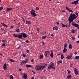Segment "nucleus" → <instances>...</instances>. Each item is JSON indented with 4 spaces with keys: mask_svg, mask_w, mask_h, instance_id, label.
Wrapping results in <instances>:
<instances>
[{
    "mask_svg": "<svg viewBox=\"0 0 79 79\" xmlns=\"http://www.w3.org/2000/svg\"><path fill=\"white\" fill-rule=\"evenodd\" d=\"M20 35L19 34H15V33L13 34V37H17L20 39H23V36L24 38H26L27 37V35L26 34V33L24 32H22L20 33Z\"/></svg>",
    "mask_w": 79,
    "mask_h": 79,
    "instance_id": "obj_1",
    "label": "nucleus"
},
{
    "mask_svg": "<svg viewBox=\"0 0 79 79\" xmlns=\"http://www.w3.org/2000/svg\"><path fill=\"white\" fill-rule=\"evenodd\" d=\"M76 18H77V16L75 14L71 13L68 19V20H69L73 22V20H74L75 19H76Z\"/></svg>",
    "mask_w": 79,
    "mask_h": 79,
    "instance_id": "obj_2",
    "label": "nucleus"
},
{
    "mask_svg": "<svg viewBox=\"0 0 79 79\" xmlns=\"http://www.w3.org/2000/svg\"><path fill=\"white\" fill-rule=\"evenodd\" d=\"M48 70L51 69H55V67H54V63H53L50 65H49L48 66Z\"/></svg>",
    "mask_w": 79,
    "mask_h": 79,
    "instance_id": "obj_3",
    "label": "nucleus"
},
{
    "mask_svg": "<svg viewBox=\"0 0 79 79\" xmlns=\"http://www.w3.org/2000/svg\"><path fill=\"white\" fill-rule=\"evenodd\" d=\"M31 14L33 15V17H35L37 16V14L35 13V11L34 9H32L31 11Z\"/></svg>",
    "mask_w": 79,
    "mask_h": 79,
    "instance_id": "obj_4",
    "label": "nucleus"
},
{
    "mask_svg": "<svg viewBox=\"0 0 79 79\" xmlns=\"http://www.w3.org/2000/svg\"><path fill=\"white\" fill-rule=\"evenodd\" d=\"M68 21L69 22V23L68 27H70V26L71 25V23H72L71 24V25L73 26L74 27H75V26H74V25L76 23H75L74 22H72V21H71L70 20H68Z\"/></svg>",
    "mask_w": 79,
    "mask_h": 79,
    "instance_id": "obj_5",
    "label": "nucleus"
},
{
    "mask_svg": "<svg viewBox=\"0 0 79 79\" xmlns=\"http://www.w3.org/2000/svg\"><path fill=\"white\" fill-rule=\"evenodd\" d=\"M47 64H46L44 65H41L40 67V70H42V69H44V68L47 67Z\"/></svg>",
    "mask_w": 79,
    "mask_h": 79,
    "instance_id": "obj_6",
    "label": "nucleus"
},
{
    "mask_svg": "<svg viewBox=\"0 0 79 79\" xmlns=\"http://www.w3.org/2000/svg\"><path fill=\"white\" fill-rule=\"evenodd\" d=\"M73 71L74 72L75 74L76 75H78L79 74V73L78 71V70H77V69L76 68H74L73 69Z\"/></svg>",
    "mask_w": 79,
    "mask_h": 79,
    "instance_id": "obj_7",
    "label": "nucleus"
},
{
    "mask_svg": "<svg viewBox=\"0 0 79 79\" xmlns=\"http://www.w3.org/2000/svg\"><path fill=\"white\" fill-rule=\"evenodd\" d=\"M45 53L46 54L45 55V57H47L48 54H49V55H50V51L49 50L46 51L45 52Z\"/></svg>",
    "mask_w": 79,
    "mask_h": 79,
    "instance_id": "obj_8",
    "label": "nucleus"
},
{
    "mask_svg": "<svg viewBox=\"0 0 79 79\" xmlns=\"http://www.w3.org/2000/svg\"><path fill=\"white\" fill-rule=\"evenodd\" d=\"M23 78H24V79H27V74L25 73H23Z\"/></svg>",
    "mask_w": 79,
    "mask_h": 79,
    "instance_id": "obj_9",
    "label": "nucleus"
},
{
    "mask_svg": "<svg viewBox=\"0 0 79 79\" xmlns=\"http://www.w3.org/2000/svg\"><path fill=\"white\" fill-rule=\"evenodd\" d=\"M79 1H74L73 2H72L71 4H73V5H77Z\"/></svg>",
    "mask_w": 79,
    "mask_h": 79,
    "instance_id": "obj_10",
    "label": "nucleus"
},
{
    "mask_svg": "<svg viewBox=\"0 0 79 79\" xmlns=\"http://www.w3.org/2000/svg\"><path fill=\"white\" fill-rule=\"evenodd\" d=\"M66 9L67 11H69V12H71V13H73V11L72 10H71L69 8H68V6L66 7Z\"/></svg>",
    "mask_w": 79,
    "mask_h": 79,
    "instance_id": "obj_11",
    "label": "nucleus"
},
{
    "mask_svg": "<svg viewBox=\"0 0 79 79\" xmlns=\"http://www.w3.org/2000/svg\"><path fill=\"white\" fill-rule=\"evenodd\" d=\"M72 56H73V54H70V56H67V60H69V59H71V58H72Z\"/></svg>",
    "mask_w": 79,
    "mask_h": 79,
    "instance_id": "obj_12",
    "label": "nucleus"
},
{
    "mask_svg": "<svg viewBox=\"0 0 79 79\" xmlns=\"http://www.w3.org/2000/svg\"><path fill=\"white\" fill-rule=\"evenodd\" d=\"M3 69L4 70H6L7 69V67H6V64L5 63L3 66Z\"/></svg>",
    "mask_w": 79,
    "mask_h": 79,
    "instance_id": "obj_13",
    "label": "nucleus"
},
{
    "mask_svg": "<svg viewBox=\"0 0 79 79\" xmlns=\"http://www.w3.org/2000/svg\"><path fill=\"white\" fill-rule=\"evenodd\" d=\"M35 69L36 71H39L40 70V67H39V65H38L36 66L35 68Z\"/></svg>",
    "mask_w": 79,
    "mask_h": 79,
    "instance_id": "obj_14",
    "label": "nucleus"
},
{
    "mask_svg": "<svg viewBox=\"0 0 79 79\" xmlns=\"http://www.w3.org/2000/svg\"><path fill=\"white\" fill-rule=\"evenodd\" d=\"M1 24L2 25V26H4V27H5L7 28V27H8V26H7V25H6V24H4V23H1Z\"/></svg>",
    "mask_w": 79,
    "mask_h": 79,
    "instance_id": "obj_15",
    "label": "nucleus"
},
{
    "mask_svg": "<svg viewBox=\"0 0 79 79\" xmlns=\"http://www.w3.org/2000/svg\"><path fill=\"white\" fill-rule=\"evenodd\" d=\"M26 24L27 25H30L31 24V21H26Z\"/></svg>",
    "mask_w": 79,
    "mask_h": 79,
    "instance_id": "obj_16",
    "label": "nucleus"
},
{
    "mask_svg": "<svg viewBox=\"0 0 79 79\" xmlns=\"http://www.w3.org/2000/svg\"><path fill=\"white\" fill-rule=\"evenodd\" d=\"M53 30H55L56 31H57L58 29V27L57 26H56L53 27Z\"/></svg>",
    "mask_w": 79,
    "mask_h": 79,
    "instance_id": "obj_17",
    "label": "nucleus"
},
{
    "mask_svg": "<svg viewBox=\"0 0 79 79\" xmlns=\"http://www.w3.org/2000/svg\"><path fill=\"white\" fill-rule=\"evenodd\" d=\"M13 9V8H10L9 7H8L7 8H6V10L7 11H11Z\"/></svg>",
    "mask_w": 79,
    "mask_h": 79,
    "instance_id": "obj_18",
    "label": "nucleus"
},
{
    "mask_svg": "<svg viewBox=\"0 0 79 79\" xmlns=\"http://www.w3.org/2000/svg\"><path fill=\"white\" fill-rule=\"evenodd\" d=\"M28 60H29V59H27L26 61H22V62H23V64H26L27 63V62L28 61Z\"/></svg>",
    "mask_w": 79,
    "mask_h": 79,
    "instance_id": "obj_19",
    "label": "nucleus"
},
{
    "mask_svg": "<svg viewBox=\"0 0 79 79\" xmlns=\"http://www.w3.org/2000/svg\"><path fill=\"white\" fill-rule=\"evenodd\" d=\"M69 49H71L73 48V45L71 44H70L69 45Z\"/></svg>",
    "mask_w": 79,
    "mask_h": 79,
    "instance_id": "obj_20",
    "label": "nucleus"
},
{
    "mask_svg": "<svg viewBox=\"0 0 79 79\" xmlns=\"http://www.w3.org/2000/svg\"><path fill=\"white\" fill-rule=\"evenodd\" d=\"M62 62H63V61L61 60L57 62V64H58V65H59V64L60 63H62Z\"/></svg>",
    "mask_w": 79,
    "mask_h": 79,
    "instance_id": "obj_21",
    "label": "nucleus"
},
{
    "mask_svg": "<svg viewBox=\"0 0 79 79\" xmlns=\"http://www.w3.org/2000/svg\"><path fill=\"white\" fill-rule=\"evenodd\" d=\"M26 68H31L32 67V65H28V64H27L26 65Z\"/></svg>",
    "mask_w": 79,
    "mask_h": 79,
    "instance_id": "obj_22",
    "label": "nucleus"
},
{
    "mask_svg": "<svg viewBox=\"0 0 79 79\" xmlns=\"http://www.w3.org/2000/svg\"><path fill=\"white\" fill-rule=\"evenodd\" d=\"M67 52V49L66 48H64V49L63 50V53H66Z\"/></svg>",
    "mask_w": 79,
    "mask_h": 79,
    "instance_id": "obj_23",
    "label": "nucleus"
},
{
    "mask_svg": "<svg viewBox=\"0 0 79 79\" xmlns=\"http://www.w3.org/2000/svg\"><path fill=\"white\" fill-rule=\"evenodd\" d=\"M50 56L51 58H53V52H52L51 53Z\"/></svg>",
    "mask_w": 79,
    "mask_h": 79,
    "instance_id": "obj_24",
    "label": "nucleus"
},
{
    "mask_svg": "<svg viewBox=\"0 0 79 79\" xmlns=\"http://www.w3.org/2000/svg\"><path fill=\"white\" fill-rule=\"evenodd\" d=\"M42 55H40V59H42L44 58V55H43V54H41Z\"/></svg>",
    "mask_w": 79,
    "mask_h": 79,
    "instance_id": "obj_25",
    "label": "nucleus"
},
{
    "mask_svg": "<svg viewBox=\"0 0 79 79\" xmlns=\"http://www.w3.org/2000/svg\"><path fill=\"white\" fill-rule=\"evenodd\" d=\"M64 58V57L63 56V54H62L60 58L61 60H63V58Z\"/></svg>",
    "mask_w": 79,
    "mask_h": 79,
    "instance_id": "obj_26",
    "label": "nucleus"
},
{
    "mask_svg": "<svg viewBox=\"0 0 79 79\" xmlns=\"http://www.w3.org/2000/svg\"><path fill=\"white\" fill-rule=\"evenodd\" d=\"M71 77H72V76H71V75H68L67 76V79H70V78H71Z\"/></svg>",
    "mask_w": 79,
    "mask_h": 79,
    "instance_id": "obj_27",
    "label": "nucleus"
},
{
    "mask_svg": "<svg viewBox=\"0 0 79 79\" xmlns=\"http://www.w3.org/2000/svg\"><path fill=\"white\" fill-rule=\"evenodd\" d=\"M10 62H12V63H15V60H14L13 59H10Z\"/></svg>",
    "mask_w": 79,
    "mask_h": 79,
    "instance_id": "obj_28",
    "label": "nucleus"
},
{
    "mask_svg": "<svg viewBox=\"0 0 79 79\" xmlns=\"http://www.w3.org/2000/svg\"><path fill=\"white\" fill-rule=\"evenodd\" d=\"M75 58L76 60H78V59H79V56H75Z\"/></svg>",
    "mask_w": 79,
    "mask_h": 79,
    "instance_id": "obj_29",
    "label": "nucleus"
},
{
    "mask_svg": "<svg viewBox=\"0 0 79 79\" xmlns=\"http://www.w3.org/2000/svg\"><path fill=\"white\" fill-rule=\"evenodd\" d=\"M2 47H6V45H5V43H3L2 45Z\"/></svg>",
    "mask_w": 79,
    "mask_h": 79,
    "instance_id": "obj_30",
    "label": "nucleus"
},
{
    "mask_svg": "<svg viewBox=\"0 0 79 79\" xmlns=\"http://www.w3.org/2000/svg\"><path fill=\"white\" fill-rule=\"evenodd\" d=\"M71 32H72V33H75V32H76V31H75V30H74V29H72L71 30Z\"/></svg>",
    "mask_w": 79,
    "mask_h": 79,
    "instance_id": "obj_31",
    "label": "nucleus"
},
{
    "mask_svg": "<svg viewBox=\"0 0 79 79\" xmlns=\"http://www.w3.org/2000/svg\"><path fill=\"white\" fill-rule=\"evenodd\" d=\"M46 37H47V36H46V35L43 36L42 37V39H45L46 38Z\"/></svg>",
    "mask_w": 79,
    "mask_h": 79,
    "instance_id": "obj_32",
    "label": "nucleus"
},
{
    "mask_svg": "<svg viewBox=\"0 0 79 79\" xmlns=\"http://www.w3.org/2000/svg\"><path fill=\"white\" fill-rule=\"evenodd\" d=\"M67 47V44H66V43H65L64 44V48H66Z\"/></svg>",
    "mask_w": 79,
    "mask_h": 79,
    "instance_id": "obj_33",
    "label": "nucleus"
},
{
    "mask_svg": "<svg viewBox=\"0 0 79 79\" xmlns=\"http://www.w3.org/2000/svg\"><path fill=\"white\" fill-rule=\"evenodd\" d=\"M3 9V6H2L1 7H0V11H2V10Z\"/></svg>",
    "mask_w": 79,
    "mask_h": 79,
    "instance_id": "obj_34",
    "label": "nucleus"
},
{
    "mask_svg": "<svg viewBox=\"0 0 79 79\" xmlns=\"http://www.w3.org/2000/svg\"><path fill=\"white\" fill-rule=\"evenodd\" d=\"M16 32H20V31L19 30V29H17L16 30Z\"/></svg>",
    "mask_w": 79,
    "mask_h": 79,
    "instance_id": "obj_35",
    "label": "nucleus"
},
{
    "mask_svg": "<svg viewBox=\"0 0 79 79\" xmlns=\"http://www.w3.org/2000/svg\"><path fill=\"white\" fill-rule=\"evenodd\" d=\"M61 26L62 27H65V25H64V24H63V23H61Z\"/></svg>",
    "mask_w": 79,
    "mask_h": 79,
    "instance_id": "obj_36",
    "label": "nucleus"
},
{
    "mask_svg": "<svg viewBox=\"0 0 79 79\" xmlns=\"http://www.w3.org/2000/svg\"><path fill=\"white\" fill-rule=\"evenodd\" d=\"M68 73V74H69L70 73H71V71H69V70H67Z\"/></svg>",
    "mask_w": 79,
    "mask_h": 79,
    "instance_id": "obj_37",
    "label": "nucleus"
},
{
    "mask_svg": "<svg viewBox=\"0 0 79 79\" xmlns=\"http://www.w3.org/2000/svg\"><path fill=\"white\" fill-rule=\"evenodd\" d=\"M75 14H76V15H77V17L78 16H79V13H78L76 12Z\"/></svg>",
    "mask_w": 79,
    "mask_h": 79,
    "instance_id": "obj_38",
    "label": "nucleus"
},
{
    "mask_svg": "<svg viewBox=\"0 0 79 79\" xmlns=\"http://www.w3.org/2000/svg\"><path fill=\"white\" fill-rule=\"evenodd\" d=\"M70 66L71 67V68H72L73 66V64H71L70 65Z\"/></svg>",
    "mask_w": 79,
    "mask_h": 79,
    "instance_id": "obj_39",
    "label": "nucleus"
},
{
    "mask_svg": "<svg viewBox=\"0 0 79 79\" xmlns=\"http://www.w3.org/2000/svg\"><path fill=\"white\" fill-rule=\"evenodd\" d=\"M21 47V45L19 46V47H18L17 49H19Z\"/></svg>",
    "mask_w": 79,
    "mask_h": 79,
    "instance_id": "obj_40",
    "label": "nucleus"
},
{
    "mask_svg": "<svg viewBox=\"0 0 79 79\" xmlns=\"http://www.w3.org/2000/svg\"><path fill=\"white\" fill-rule=\"evenodd\" d=\"M18 19H15L14 20V23H17V21H18Z\"/></svg>",
    "mask_w": 79,
    "mask_h": 79,
    "instance_id": "obj_41",
    "label": "nucleus"
},
{
    "mask_svg": "<svg viewBox=\"0 0 79 79\" xmlns=\"http://www.w3.org/2000/svg\"><path fill=\"white\" fill-rule=\"evenodd\" d=\"M36 10H39V8L38 7H36Z\"/></svg>",
    "mask_w": 79,
    "mask_h": 79,
    "instance_id": "obj_42",
    "label": "nucleus"
},
{
    "mask_svg": "<svg viewBox=\"0 0 79 79\" xmlns=\"http://www.w3.org/2000/svg\"><path fill=\"white\" fill-rule=\"evenodd\" d=\"M21 18H22L23 21H25V20L24 19V18L23 17H21Z\"/></svg>",
    "mask_w": 79,
    "mask_h": 79,
    "instance_id": "obj_43",
    "label": "nucleus"
},
{
    "mask_svg": "<svg viewBox=\"0 0 79 79\" xmlns=\"http://www.w3.org/2000/svg\"><path fill=\"white\" fill-rule=\"evenodd\" d=\"M23 64H23V62L22 61V62L21 63V64H20V65L21 66H23Z\"/></svg>",
    "mask_w": 79,
    "mask_h": 79,
    "instance_id": "obj_44",
    "label": "nucleus"
},
{
    "mask_svg": "<svg viewBox=\"0 0 79 79\" xmlns=\"http://www.w3.org/2000/svg\"><path fill=\"white\" fill-rule=\"evenodd\" d=\"M26 43H29V41L28 40H27L26 41Z\"/></svg>",
    "mask_w": 79,
    "mask_h": 79,
    "instance_id": "obj_45",
    "label": "nucleus"
},
{
    "mask_svg": "<svg viewBox=\"0 0 79 79\" xmlns=\"http://www.w3.org/2000/svg\"><path fill=\"white\" fill-rule=\"evenodd\" d=\"M2 42L5 43L6 42V40H2Z\"/></svg>",
    "mask_w": 79,
    "mask_h": 79,
    "instance_id": "obj_46",
    "label": "nucleus"
},
{
    "mask_svg": "<svg viewBox=\"0 0 79 79\" xmlns=\"http://www.w3.org/2000/svg\"><path fill=\"white\" fill-rule=\"evenodd\" d=\"M72 40H74V39H75V38H74V37L73 36H72Z\"/></svg>",
    "mask_w": 79,
    "mask_h": 79,
    "instance_id": "obj_47",
    "label": "nucleus"
},
{
    "mask_svg": "<svg viewBox=\"0 0 79 79\" xmlns=\"http://www.w3.org/2000/svg\"><path fill=\"white\" fill-rule=\"evenodd\" d=\"M26 55V54H23V57H25Z\"/></svg>",
    "mask_w": 79,
    "mask_h": 79,
    "instance_id": "obj_48",
    "label": "nucleus"
},
{
    "mask_svg": "<svg viewBox=\"0 0 79 79\" xmlns=\"http://www.w3.org/2000/svg\"><path fill=\"white\" fill-rule=\"evenodd\" d=\"M77 52H75L74 53V54L77 55Z\"/></svg>",
    "mask_w": 79,
    "mask_h": 79,
    "instance_id": "obj_49",
    "label": "nucleus"
},
{
    "mask_svg": "<svg viewBox=\"0 0 79 79\" xmlns=\"http://www.w3.org/2000/svg\"><path fill=\"white\" fill-rule=\"evenodd\" d=\"M42 43L43 45H45V43H44V42L43 41Z\"/></svg>",
    "mask_w": 79,
    "mask_h": 79,
    "instance_id": "obj_50",
    "label": "nucleus"
},
{
    "mask_svg": "<svg viewBox=\"0 0 79 79\" xmlns=\"http://www.w3.org/2000/svg\"><path fill=\"white\" fill-rule=\"evenodd\" d=\"M31 62H32V63H33L34 62V59H31Z\"/></svg>",
    "mask_w": 79,
    "mask_h": 79,
    "instance_id": "obj_51",
    "label": "nucleus"
},
{
    "mask_svg": "<svg viewBox=\"0 0 79 79\" xmlns=\"http://www.w3.org/2000/svg\"><path fill=\"white\" fill-rule=\"evenodd\" d=\"M29 50H27V53H29Z\"/></svg>",
    "mask_w": 79,
    "mask_h": 79,
    "instance_id": "obj_52",
    "label": "nucleus"
},
{
    "mask_svg": "<svg viewBox=\"0 0 79 79\" xmlns=\"http://www.w3.org/2000/svg\"><path fill=\"white\" fill-rule=\"evenodd\" d=\"M14 27L13 26H11L10 27V29H13Z\"/></svg>",
    "mask_w": 79,
    "mask_h": 79,
    "instance_id": "obj_53",
    "label": "nucleus"
},
{
    "mask_svg": "<svg viewBox=\"0 0 79 79\" xmlns=\"http://www.w3.org/2000/svg\"><path fill=\"white\" fill-rule=\"evenodd\" d=\"M76 43L77 44H79V40L78 41H77L76 42Z\"/></svg>",
    "mask_w": 79,
    "mask_h": 79,
    "instance_id": "obj_54",
    "label": "nucleus"
},
{
    "mask_svg": "<svg viewBox=\"0 0 79 79\" xmlns=\"http://www.w3.org/2000/svg\"><path fill=\"white\" fill-rule=\"evenodd\" d=\"M51 36H52V37H54V35H53L52 34H51Z\"/></svg>",
    "mask_w": 79,
    "mask_h": 79,
    "instance_id": "obj_55",
    "label": "nucleus"
},
{
    "mask_svg": "<svg viewBox=\"0 0 79 79\" xmlns=\"http://www.w3.org/2000/svg\"><path fill=\"white\" fill-rule=\"evenodd\" d=\"M64 11H65V10H64L62 11V12L64 13Z\"/></svg>",
    "mask_w": 79,
    "mask_h": 79,
    "instance_id": "obj_56",
    "label": "nucleus"
},
{
    "mask_svg": "<svg viewBox=\"0 0 79 79\" xmlns=\"http://www.w3.org/2000/svg\"><path fill=\"white\" fill-rule=\"evenodd\" d=\"M37 31H38V32H39V28H37Z\"/></svg>",
    "mask_w": 79,
    "mask_h": 79,
    "instance_id": "obj_57",
    "label": "nucleus"
},
{
    "mask_svg": "<svg viewBox=\"0 0 79 79\" xmlns=\"http://www.w3.org/2000/svg\"><path fill=\"white\" fill-rule=\"evenodd\" d=\"M20 23H21V22H19V23H18V25H20Z\"/></svg>",
    "mask_w": 79,
    "mask_h": 79,
    "instance_id": "obj_58",
    "label": "nucleus"
},
{
    "mask_svg": "<svg viewBox=\"0 0 79 79\" xmlns=\"http://www.w3.org/2000/svg\"><path fill=\"white\" fill-rule=\"evenodd\" d=\"M43 78H44L43 76H42V77H40V79H43Z\"/></svg>",
    "mask_w": 79,
    "mask_h": 79,
    "instance_id": "obj_59",
    "label": "nucleus"
},
{
    "mask_svg": "<svg viewBox=\"0 0 79 79\" xmlns=\"http://www.w3.org/2000/svg\"><path fill=\"white\" fill-rule=\"evenodd\" d=\"M32 72L33 73H34V74H35V73L34 72V70H32Z\"/></svg>",
    "mask_w": 79,
    "mask_h": 79,
    "instance_id": "obj_60",
    "label": "nucleus"
},
{
    "mask_svg": "<svg viewBox=\"0 0 79 79\" xmlns=\"http://www.w3.org/2000/svg\"><path fill=\"white\" fill-rule=\"evenodd\" d=\"M56 2L57 3H59V1H58V0H57V2Z\"/></svg>",
    "mask_w": 79,
    "mask_h": 79,
    "instance_id": "obj_61",
    "label": "nucleus"
},
{
    "mask_svg": "<svg viewBox=\"0 0 79 79\" xmlns=\"http://www.w3.org/2000/svg\"><path fill=\"white\" fill-rule=\"evenodd\" d=\"M68 27V25L66 24V25H65V27Z\"/></svg>",
    "mask_w": 79,
    "mask_h": 79,
    "instance_id": "obj_62",
    "label": "nucleus"
},
{
    "mask_svg": "<svg viewBox=\"0 0 79 79\" xmlns=\"http://www.w3.org/2000/svg\"><path fill=\"white\" fill-rule=\"evenodd\" d=\"M31 79H34V77H33L31 78Z\"/></svg>",
    "mask_w": 79,
    "mask_h": 79,
    "instance_id": "obj_63",
    "label": "nucleus"
},
{
    "mask_svg": "<svg viewBox=\"0 0 79 79\" xmlns=\"http://www.w3.org/2000/svg\"><path fill=\"white\" fill-rule=\"evenodd\" d=\"M58 25V24H59V22H57L56 23Z\"/></svg>",
    "mask_w": 79,
    "mask_h": 79,
    "instance_id": "obj_64",
    "label": "nucleus"
}]
</instances>
